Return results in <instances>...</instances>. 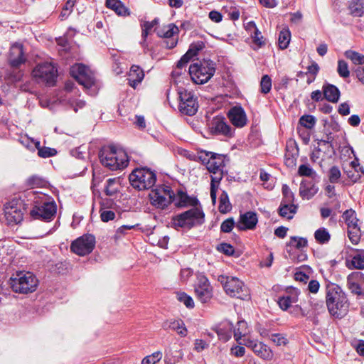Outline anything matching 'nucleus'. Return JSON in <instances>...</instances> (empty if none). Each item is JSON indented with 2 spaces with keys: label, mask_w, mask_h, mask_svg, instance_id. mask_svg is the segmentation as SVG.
Returning <instances> with one entry per match:
<instances>
[{
  "label": "nucleus",
  "mask_w": 364,
  "mask_h": 364,
  "mask_svg": "<svg viewBox=\"0 0 364 364\" xmlns=\"http://www.w3.org/2000/svg\"><path fill=\"white\" fill-rule=\"evenodd\" d=\"M28 200H32L33 206L30 211L31 217L35 220L49 222L55 216L57 205L53 199L47 194L31 191Z\"/></svg>",
  "instance_id": "1"
},
{
  "label": "nucleus",
  "mask_w": 364,
  "mask_h": 364,
  "mask_svg": "<svg viewBox=\"0 0 364 364\" xmlns=\"http://www.w3.org/2000/svg\"><path fill=\"white\" fill-rule=\"evenodd\" d=\"M326 303L329 314L336 318H341L348 311L349 304L342 289L334 283H328L326 287Z\"/></svg>",
  "instance_id": "2"
},
{
  "label": "nucleus",
  "mask_w": 364,
  "mask_h": 364,
  "mask_svg": "<svg viewBox=\"0 0 364 364\" xmlns=\"http://www.w3.org/2000/svg\"><path fill=\"white\" fill-rule=\"evenodd\" d=\"M100 163L109 170H121L127 167L129 164L127 154L114 146H105L99 152Z\"/></svg>",
  "instance_id": "3"
},
{
  "label": "nucleus",
  "mask_w": 364,
  "mask_h": 364,
  "mask_svg": "<svg viewBox=\"0 0 364 364\" xmlns=\"http://www.w3.org/2000/svg\"><path fill=\"white\" fill-rule=\"evenodd\" d=\"M10 285L16 293L28 294L36 291L38 279L32 272H18L10 278Z\"/></svg>",
  "instance_id": "4"
},
{
  "label": "nucleus",
  "mask_w": 364,
  "mask_h": 364,
  "mask_svg": "<svg viewBox=\"0 0 364 364\" xmlns=\"http://www.w3.org/2000/svg\"><path fill=\"white\" fill-rule=\"evenodd\" d=\"M218 281L222 284L226 294L231 297H235L242 300H247L250 298V290L247 287L235 277L220 276Z\"/></svg>",
  "instance_id": "5"
},
{
  "label": "nucleus",
  "mask_w": 364,
  "mask_h": 364,
  "mask_svg": "<svg viewBox=\"0 0 364 364\" xmlns=\"http://www.w3.org/2000/svg\"><path fill=\"white\" fill-rule=\"evenodd\" d=\"M204 216L200 208L194 207L173 217L172 224L176 229L178 228L191 229L196 225L202 224L204 222Z\"/></svg>",
  "instance_id": "6"
},
{
  "label": "nucleus",
  "mask_w": 364,
  "mask_h": 364,
  "mask_svg": "<svg viewBox=\"0 0 364 364\" xmlns=\"http://www.w3.org/2000/svg\"><path fill=\"white\" fill-rule=\"evenodd\" d=\"M189 75L196 84L207 82L215 72V63L210 60L195 63L189 67Z\"/></svg>",
  "instance_id": "7"
},
{
  "label": "nucleus",
  "mask_w": 364,
  "mask_h": 364,
  "mask_svg": "<svg viewBox=\"0 0 364 364\" xmlns=\"http://www.w3.org/2000/svg\"><path fill=\"white\" fill-rule=\"evenodd\" d=\"M132 186L139 191L151 188L156 183V173L146 168L134 169L129 175Z\"/></svg>",
  "instance_id": "8"
},
{
  "label": "nucleus",
  "mask_w": 364,
  "mask_h": 364,
  "mask_svg": "<svg viewBox=\"0 0 364 364\" xmlns=\"http://www.w3.org/2000/svg\"><path fill=\"white\" fill-rule=\"evenodd\" d=\"M32 75L38 82L53 86L57 77V69L51 63H39L33 70Z\"/></svg>",
  "instance_id": "9"
},
{
  "label": "nucleus",
  "mask_w": 364,
  "mask_h": 364,
  "mask_svg": "<svg viewBox=\"0 0 364 364\" xmlns=\"http://www.w3.org/2000/svg\"><path fill=\"white\" fill-rule=\"evenodd\" d=\"M149 196L152 205L164 209L173 201L174 193L169 186H159L152 189Z\"/></svg>",
  "instance_id": "10"
},
{
  "label": "nucleus",
  "mask_w": 364,
  "mask_h": 364,
  "mask_svg": "<svg viewBox=\"0 0 364 364\" xmlns=\"http://www.w3.org/2000/svg\"><path fill=\"white\" fill-rule=\"evenodd\" d=\"M179 96V111L184 114L194 115L198 108L197 98L191 91L180 88L178 91Z\"/></svg>",
  "instance_id": "11"
},
{
  "label": "nucleus",
  "mask_w": 364,
  "mask_h": 364,
  "mask_svg": "<svg viewBox=\"0 0 364 364\" xmlns=\"http://www.w3.org/2000/svg\"><path fill=\"white\" fill-rule=\"evenodd\" d=\"M70 75L86 89L95 86V77L92 71L82 64H75L70 68Z\"/></svg>",
  "instance_id": "12"
},
{
  "label": "nucleus",
  "mask_w": 364,
  "mask_h": 364,
  "mask_svg": "<svg viewBox=\"0 0 364 364\" xmlns=\"http://www.w3.org/2000/svg\"><path fill=\"white\" fill-rule=\"evenodd\" d=\"M23 201L14 198L4 205V215L9 224H18L23 220Z\"/></svg>",
  "instance_id": "13"
},
{
  "label": "nucleus",
  "mask_w": 364,
  "mask_h": 364,
  "mask_svg": "<svg viewBox=\"0 0 364 364\" xmlns=\"http://www.w3.org/2000/svg\"><path fill=\"white\" fill-rule=\"evenodd\" d=\"M199 160L206 165L210 173L223 170L225 166V156L210 151H201L198 156Z\"/></svg>",
  "instance_id": "14"
},
{
  "label": "nucleus",
  "mask_w": 364,
  "mask_h": 364,
  "mask_svg": "<svg viewBox=\"0 0 364 364\" xmlns=\"http://www.w3.org/2000/svg\"><path fill=\"white\" fill-rule=\"evenodd\" d=\"M95 245V237L92 235H84L71 244V250L75 254L84 256L90 254Z\"/></svg>",
  "instance_id": "15"
},
{
  "label": "nucleus",
  "mask_w": 364,
  "mask_h": 364,
  "mask_svg": "<svg viewBox=\"0 0 364 364\" xmlns=\"http://www.w3.org/2000/svg\"><path fill=\"white\" fill-rule=\"evenodd\" d=\"M205 43L203 41H198L193 42L191 44L188 51L181 57V60L178 62L176 68L173 71V75H178L180 73L178 70L182 69L190 60L197 55L198 53L203 49Z\"/></svg>",
  "instance_id": "16"
},
{
  "label": "nucleus",
  "mask_w": 364,
  "mask_h": 364,
  "mask_svg": "<svg viewBox=\"0 0 364 364\" xmlns=\"http://www.w3.org/2000/svg\"><path fill=\"white\" fill-rule=\"evenodd\" d=\"M197 298L202 302L206 303L212 298V287L208 279L205 276L198 277V283L195 287Z\"/></svg>",
  "instance_id": "17"
},
{
  "label": "nucleus",
  "mask_w": 364,
  "mask_h": 364,
  "mask_svg": "<svg viewBox=\"0 0 364 364\" xmlns=\"http://www.w3.org/2000/svg\"><path fill=\"white\" fill-rule=\"evenodd\" d=\"M210 129L213 133L229 138L233 136L235 132V129L228 124L225 119L220 116H217L213 119Z\"/></svg>",
  "instance_id": "18"
},
{
  "label": "nucleus",
  "mask_w": 364,
  "mask_h": 364,
  "mask_svg": "<svg viewBox=\"0 0 364 364\" xmlns=\"http://www.w3.org/2000/svg\"><path fill=\"white\" fill-rule=\"evenodd\" d=\"M244 345L264 360H271L273 357L270 348L262 342L247 339L244 340Z\"/></svg>",
  "instance_id": "19"
},
{
  "label": "nucleus",
  "mask_w": 364,
  "mask_h": 364,
  "mask_svg": "<svg viewBox=\"0 0 364 364\" xmlns=\"http://www.w3.org/2000/svg\"><path fill=\"white\" fill-rule=\"evenodd\" d=\"M178 28L173 23H169L164 26L162 28H160L156 31L157 35L159 37L169 39L165 42L166 47L169 49L173 48L176 46L177 40L172 37L174 35L178 34Z\"/></svg>",
  "instance_id": "20"
},
{
  "label": "nucleus",
  "mask_w": 364,
  "mask_h": 364,
  "mask_svg": "<svg viewBox=\"0 0 364 364\" xmlns=\"http://www.w3.org/2000/svg\"><path fill=\"white\" fill-rule=\"evenodd\" d=\"M26 58L23 55V46L20 43H14L9 51V62L12 68H18L24 63Z\"/></svg>",
  "instance_id": "21"
},
{
  "label": "nucleus",
  "mask_w": 364,
  "mask_h": 364,
  "mask_svg": "<svg viewBox=\"0 0 364 364\" xmlns=\"http://www.w3.org/2000/svg\"><path fill=\"white\" fill-rule=\"evenodd\" d=\"M228 117L231 123L236 127H243L247 124V118L244 109L242 107H233L228 113Z\"/></svg>",
  "instance_id": "22"
},
{
  "label": "nucleus",
  "mask_w": 364,
  "mask_h": 364,
  "mask_svg": "<svg viewBox=\"0 0 364 364\" xmlns=\"http://www.w3.org/2000/svg\"><path fill=\"white\" fill-rule=\"evenodd\" d=\"M258 222L257 214L253 211H247L240 216L237 228L240 230H253Z\"/></svg>",
  "instance_id": "23"
},
{
  "label": "nucleus",
  "mask_w": 364,
  "mask_h": 364,
  "mask_svg": "<svg viewBox=\"0 0 364 364\" xmlns=\"http://www.w3.org/2000/svg\"><path fill=\"white\" fill-rule=\"evenodd\" d=\"M364 274L359 272L350 273L347 277V286L351 293L356 295L363 294L360 282L363 280Z\"/></svg>",
  "instance_id": "24"
},
{
  "label": "nucleus",
  "mask_w": 364,
  "mask_h": 364,
  "mask_svg": "<svg viewBox=\"0 0 364 364\" xmlns=\"http://www.w3.org/2000/svg\"><path fill=\"white\" fill-rule=\"evenodd\" d=\"M162 328L164 330L174 331L181 337L186 336L188 333L184 322L181 319L166 320L162 323Z\"/></svg>",
  "instance_id": "25"
},
{
  "label": "nucleus",
  "mask_w": 364,
  "mask_h": 364,
  "mask_svg": "<svg viewBox=\"0 0 364 364\" xmlns=\"http://www.w3.org/2000/svg\"><path fill=\"white\" fill-rule=\"evenodd\" d=\"M318 188L312 182L303 180L299 187V195L303 199L309 200L318 192Z\"/></svg>",
  "instance_id": "26"
},
{
  "label": "nucleus",
  "mask_w": 364,
  "mask_h": 364,
  "mask_svg": "<svg viewBox=\"0 0 364 364\" xmlns=\"http://www.w3.org/2000/svg\"><path fill=\"white\" fill-rule=\"evenodd\" d=\"M210 198L213 204L216 203L217 191L224 176V170L211 172Z\"/></svg>",
  "instance_id": "27"
},
{
  "label": "nucleus",
  "mask_w": 364,
  "mask_h": 364,
  "mask_svg": "<svg viewBox=\"0 0 364 364\" xmlns=\"http://www.w3.org/2000/svg\"><path fill=\"white\" fill-rule=\"evenodd\" d=\"M144 73L138 65H132L128 75L129 84L133 88H135L144 79Z\"/></svg>",
  "instance_id": "28"
},
{
  "label": "nucleus",
  "mask_w": 364,
  "mask_h": 364,
  "mask_svg": "<svg viewBox=\"0 0 364 364\" xmlns=\"http://www.w3.org/2000/svg\"><path fill=\"white\" fill-rule=\"evenodd\" d=\"M233 324L228 321L222 322L216 329L219 338L223 341H228L232 336Z\"/></svg>",
  "instance_id": "29"
},
{
  "label": "nucleus",
  "mask_w": 364,
  "mask_h": 364,
  "mask_svg": "<svg viewBox=\"0 0 364 364\" xmlns=\"http://www.w3.org/2000/svg\"><path fill=\"white\" fill-rule=\"evenodd\" d=\"M233 332L235 340L240 344L244 345V340L247 341L248 339L245 338L246 335L249 332L247 322L245 321H237V328L233 329Z\"/></svg>",
  "instance_id": "30"
},
{
  "label": "nucleus",
  "mask_w": 364,
  "mask_h": 364,
  "mask_svg": "<svg viewBox=\"0 0 364 364\" xmlns=\"http://www.w3.org/2000/svg\"><path fill=\"white\" fill-rule=\"evenodd\" d=\"M323 93L328 102L333 103L338 101L341 94L338 87L331 84L323 85Z\"/></svg>",
  "instance_id": "31"
},
{
  "label": "nucleus",
  "mask_w": 364,
  "mask_h": 364,
  "mask_svg": "<svg viewBox=\"0 0 364 364\" xmlns=\"http://www.w3.org/2000/svg\"><path fill=\"white\" fill-rule=\"evenodd\" d=\"M106 6L119 16L129 15L128 9L119 0H106Z\"/></svg>",
  "instance_id": "32"
},
{
  "label": "nucleus",
  "mask_w": 364,
  "mask_h": 364,
  "mask_svg": "<svg viewBox=\"0 0 364 364\" xmlns=\"http://www.w3.org/2000/svg\"><path fill=\"white\" fill-rule=\"evenodd\" d=\"M347 267L350 269H364V250H360L355 254L351 259V261L347 262Z\"/></svg>",
  "instance_id": "33"
},
{
  "label": "nucleus",
  "mask_w": 364,
  "mask_h": 364,
  "mask_svg": "<svg viewBox=\"0 0 364 364\" xmlns=\"http://www.w3.org/2000/svg\"><path fill=\"white\" fill-rule=\"evenodd\" d=\"M173 201L175 205L178 207H186L188 205H195L197 203V200L191 198L186 193L183 191H178L176 197H173Z\"/></svg>",
  "instance_id": "34"
},
{
  "label": "nucleus",
  "mask_w": 364,
  "mask_h": 364,
  "mask_svg": "<svg viewBox=\"0 0 364 364\" xmlns=\"http://www.w3.org/2000/svg\"><path fill=\"white\" fill-rule=\"evenodd\" d=\"M297 205L294 203H281L279 207V215L287 219H291L296 213Z\"/></svg>",
  "instance_id": "35"
},
{
  "label": "nucleus",
  "mask_w": 364,
  "mask_h": 364,
  "mask_svg": "<svg viewBox=\"0 0 364 364\" xmlns=\"http://www.w3.org/2000/svg\"><path fill=\"white\" fill-rule=\"evenodd\" d=\"M119 178H109L106 182L105 192L108 196H114L119 192Z\"/></svg>",
  "instance_id": "36"
},
{
  "label": "nucleus",
  "mask_w": 364,
  "mask_h": 364,
  "mask_svg": "<svg viewBox=\"0 0 364 364\" xmlns=\"http://www.w3.org/2000/svg\"><path fill=\"white\" fill-rule=\"evenodd\" d=\"M364 4L362 0H352L349 4L350 14L357 17H360L364 14Z\"/></svg>",
  "instance_id": "37"
},
{
  "label": "nucleus",
  "mask_w": 364,
  "mask_h": 364,
  "mask_svg": "<svg viewBox=\"0 0 364 364\" xmlns=\"http://www.w3.org/2000/svg\"><path fill=\"white\" fill-rule=\"evenodd\" d=\"M219 211L221 213H226L231 210V204L229 200V197L225 191H223L220 196Z\"/></svg>",
  "instance_id": "38"
},
{
  "label": "nucleus",
  "mask_w": 364,
  "mask_h": 364,
  "mask_svg": "<svg viewBox=\"0 0 364 364\" xmlns=\"http://www.w3.org/2000/svg\"><path fill=\"white\" fill-rule=\"evenodd\" d=\"M343 218L346 223L348 228L358 226V220L356 218L355 212L352 209L346 210L343 214Z\"/></svg>",
  "instance_id": "39"
},
{
  "label": "nucleus",
  "mask_w": 364,
  "mask_h": 364,
  "mask_svg": "<svg viewBox=\"0 0 364 364\" xmlns=\"http://www.w3.org/2000/svg\"><path fill=\"white\" fill-rule=\"evenodd\" d=\"M35 145L38 150V155L41 158H48L57 154V151L55 149L41 146L40 141H36Z\"/></svg>",
  "instance_id": "40"
},
{
  "label": "nucleus",
  "mask_w": 364,
  "mask_h": 364,
  "mask_svg": "<svg viewBox=\"0 0 364 364\" xmlns=\"http://www.w3.org/2000/svg\"><path fill=\"white\" fill-rule=\"evenodd\" d=\"M345 56L350 60L355 65L364 64V55H362L356 51L348 50L344 53Z\"/></svg>",
  "instance_id": "41"
},
{
  "label": "nucleus",
  "mask_w": 364,
  "mask_h": 364,
  "mask_svg": "<svg viewBox=\"0 0 364 364\" xmlns=\"http://www.w3.org/2000/svg\"><path fill=\"white\" fill-rule=\"evenodd\" d=\"M314 237L318 243L325 244L330 240L331 235L327 229L321 228L315 232Z\"/></svg>",
  "instance_id": "42"
},
{
  "label": "nucleus",
  "mask_w": 364,
  "mask_h": 364,
  "mask_svg": "<svg viewBox=\"0 0 364 364\" xmlns=\"http://www.w3.org/2000/svg\"><path fill=\"white\" fill-rule=\"evenodd\" d=\"M298 174L300 176L309 177L312 179L317 176L316 172L309 164L300 165L298 168Z\"/></svg>",
  "instance_id": "43"
},
{
  "label": "nucleus",
  "mask_w": 364,
  "mask_h": 364,
  "mask_svg": "<svg viewBox=\"0 0 364 364\" xmlns=\"http://www.w3.org/2000/svg\"><path fill=\"white\" fill-rule=\"evenodd\" d=\"M46 181L38 176H32L26 180L27 186L31 188L43 187L46 185Z\"/></svg>",
  "instance_id": "44"
},
{
  "label": "nucleus",
  "mask_w": 364,
  "mask_h": 364,
  "mask_svg": "<svg viewBox=\"0 0 364 364\" xmlns=\"http://www.w3.org/2000/svg\"><path fill=\"white\" fill-rule=\"evenodd\" d=\"M287 245L298 250H301L307 246V240L304 237L294 236L290 237Z\"/></svg>",
  "instance_id": "45"
},
{
  "label": "nucleus",
  "mask_w": 364,
  "mask_h": 364,
  "mask_svg": "<svg viewBox=\"0 0 364 364\" xmlns=\"http://www.w3.org/2000/svg\"><path fill=\"white\" fill-rule=\"evenodd\" d=\"M290 37L291 35L289 30L283 29L280 31L278 39L280 48L285 49L287 48L290 41Z\"/></svg>",
  "instance_id": "46"
},
{
  "label": "nucleus",
  "mask_w": 364,
  "mask_h": 364,
  "mask_svg": "<svg viewBox=\"0 0 364 364\" xmlns=\"http://www.w3.org/2000/svg\"><path fill=\"white\" fill-rule=\"evenodd\" d=\"M348 178L353 182L355 183L359 180L361 175L363 173L362 170L357 169V166L348 167L346 170Z\"/></svg>",
  "instance_id": "47"
},
{
  "label": "nucleus",
  "mask_w": 364,
  "mask_h": 364,
  "mask_svg": "<svg viewBox=\"0 0 364 364\" xmlns=\"http://www.w3.org/2000/svg\"><path fill=\"white\" fill-rule=\"evenodd\" d=\"M348 235L350 242L353 245H357L360 241L361 235L360 228L357 226L348 228Z\"/></svg>",
  "instance_id": "48"
},
{
  "label": "nucleus",
  "mask_w": 364,
  "mask_h": 364,
  "mask_svg": "<svg viewBox=\"0 0 364 364\" xmlns=\"http://www.w3.org/2000/svg\"><path fill=\"white\" fill-rule=\"evenodd\" d=\"M316 119L312 115H303L299 119V124L304 127L311 129L316 124Z\"/></svg>",
  "instance_id": "49"
},
{
  "label": "nucleus",
  "mask_w": 364,
  "mask_h": 364,
  "mask_svg": "<svg viewBox=\"0 0 364 364\" xmlns=\"http://www.w3.org/2000/svg\"><path fill=\"white\" fill-rule=\"evenodd\" d=\"M272 89V79L268 75L262 77L260 81V91L263 94H267Z\"/></svg>",
  "instance_id": "50"
},
{
  "label": "nucleus",
  "mask_w": 364,
  "mask_h": 364,
  "mask_svg": "<svg viewBox=\"0 0 364 364\" xmlns=\"http://www.w3.org/2000/svg\"><path fill=\"white\" fill-rule=\"evenodd\" d=\"M337 72L340 77L343 78L348 77L350 75V71L348 69V63L343 60H339L338 61Z\"/></svg>",
  "instance_id": "51"
},
{
  "label": "nucleus",
  "mask_w": 364,
  "mask_h": 364,
  "mask_svg": "<svg viewBox=\"0 0 364 364\" xmlns=\"http://www.w3.org/2000/svg\"><path fill=\"white\" fill-rule=\"evenodd\" d=\"M282 194L283 199L281 203H287L288 204L294 203V195L293 192L291 191L289 187L284 184L282 186Z\"/></svg>",
  "instance_id": "52"
},
{
  "label": "nucleus",
  "mask_w": 364,
  "mask_h": 364,
  "mask_svg": "<svg viewBox=\"0 0 364 364\" xmlns=\"http://www.w3.org/2000/svg\"><path fill=\"white\" fill-rule=\"evenodd\" d=\"M162 358V353L160 351H156L152 354L146 356L141 360V364H156Z\"/></svg>",
  "instance_id": "53"
},
{
  "label": "nucleus",
  "mask_w": 364,
  "mask_h": 364,
  "mask_svg": "<svg viewBox=\"0 0 364 364\" xmlns=\"http://www.w3.org/2000/svg\"><path fill=\"white\" fill-rule=\"evenodd\" d=\"M294 298L289 295L280 297L278 300V304L282 310H287L292 303L295 302Z\"/></svg>",
  "instance_id": "54"
},
{
  "label": "nucleus",
  "mask_w": 364,
  "mask_h": 364,
  "mask_svg": "<svg viewBox=\"0 0 364 364\" xmlns=\"http://www.w3.org/2000/svg\"><path fill=\"white\" fill-rule=\"evenodd\" d=\"M178 300L183 303L184 305L190 309L194 307V301L193 299L184 292H181L177 294Z\"/></svg>",
  "instance_id": "55"
},
{
  "label": "nucleus",
  "mask_w": 364,
  "mask_h": 364,
  "mask_svg": "<svg viewBox=\"0 0 364 364\" xmlns=\"http://www.w3.org/2000/svg\"><path fill=\"white\" fill-rule=\"evenodd\" d=\"M341 173L337 166H332L328 172V179L331 183H337L341 178Z\"/></svg>",
  "instance_id": "56"
},
{
  "label": "nucleus",
  "mask_w": 364,
  "mask_h": 364,
  "mask_svg": "<svg viewBox=\"0 0 364 364\" xmlns=\"http://www.w3.org/2000/svg\"><path fill=\"white\" fill-rule=\"evenodd\" d=\"M100 218L103 222H109L115 218L116 214L113 210L109 209L105 210V208L102 210H100Z\"/></svg>",
  "instance_id": "57"
},
{
  "label": "nucleus",
  "mask_w": 364,
  "mask_h": 364,
  "mask_svg": "<svg viewBox=\"0 0 364 364\" xmlns=\"http://www.w3.org/2000/svg\"><path fill=\"white\" fill-rule=\"evenodd\" d=\"M235 225V221L233 218H230L225 220H224L221 225H220V230L222 232L228 233L231 232L233 227Z\"/></svg>",
  "instance_id": "58"
},
{
  "label": "nucleus",
  "mask_w": 364,
  "mask_h": 364,
  "mask_svg": "<svg viewBox=\"0 0 364 364\" xmlns=\"http://www.w3.org/2000/svg\"><path fill=\"white\" fill-rule=\"evenodd\" d=\"M271 341L277 346H284L287 343V339L280 333L272 334Z\"/></svg>",
  "instance_id": "59"
},
{
  "label": "nucleus",
  "mask_w": 364,
  "mask_h": 364,
  "mask_svg": "<svg viewBox=\"0 0 364 364\" xmlns=\"http://www.w3.org/2000/svg\"><path fill=\"white\" fill-rule=\"evenodd\" d=\"M68 104L74 109L75 112H77L78 109H82L85 105V102L82 100L77 99H70Z\"/></svg>",
  "instance_id": "60"
},
{
  "label": "nucleus",
  "mask_w": 364,
  "mask_h": 364,
  "mask_svg": "<svg viewBox=\"0 0 364 364\" xmlns=\"http://www.w3.org/2000/svg\"><path fill=\"white\" fill-rule=\"evenodd\" d=\"M251 37L253 39L254 43L256 44L258 47H261L263 45H264V40L263 36L262 35L259 31H257V32L252 33Z\"/></svg>",
  "instance_id": "61"
},
{
  "label": "nucleus",
  "mask_w": 364,
  "mask_h": 364,
  "mask_svg": "<svg viewBox=\"0 0 364 364\" xmlns=\"http://www.w3.org/2000/svg\"><path fill=\"white\" fill-rule=\"evenodd\" d=\"M18 68H13V71L9 74V78L14 82H18L21 80L23 73L21 70H17Z\"/></svg>",
  "instance_id": "62"
},
{
  "label": "nucleus",
  "mask_w": 364,
  "mask_h": 364,
  "mask_svg": "<svg viewBox=\"0 0 364 364\" xmlns=\"http://www.w3.org/2000/svg\"><path fill=\"white\" fill-rule=\"evenodd\" d=\"M218 249L226 255H232L234 253L233 247L227 243L220 244Z\"/></svg>",
  "instance_id": "63"
},
{
  "label": "nucleus",
  "mask_w": 364,
  "mask_h": 364,
  "mask_svg": "<svg viewBox=\"0 0 364 364\" xmlns=\"http://www.w3.org/2000/svg\"><path fill=\"white\" fill-rule=\"evenodd\" d=\"M208 344L203 340L196 339L194 343V349L197 352H201L204 349L207 348Z\"/></svg>",
  "instance_id": "64"
}]
</instances>
